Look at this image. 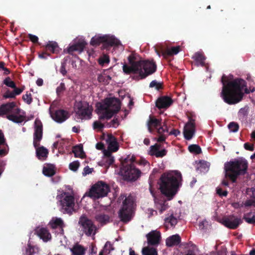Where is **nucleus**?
<instances>
[{
	"mask_svg": "<svg viewBox=\"0 0 255 255\" xmlns=\"http://www.w3.org/2000/svg\"><path fill=\"white\" fill-rule=\"evenodd\" d=\"M156 129L159 135L168 132L167 127L164 124L163 126L161 124V126H159Z\"/></svg>",
	"mask_w": 255,
	"mask_h": 255,
	"instance_id": "47",
	"label": "nucleus"
},
{
	"mask_svg": "<svg viewBox=\"0 0 255 255\" xmlns=\"http://www.w3.org/2000/svg\"><path fill=\"white\" fill-rule=\"evenodd\" d=\"M161 120L155 118L154 116L150 115L147 122V127L149 132H153V128L156 129L159 126H161Z\"/></svg>",
	"mask_w": 255,
	"mask_h": 255,
	"instance_id": "23",
	"label": "nucleus"
},
{
	"mask_svg": "<svg viewBox=\"0 0 255 255\" xmlns=\"http://www.w3.org/2000/svg\"><path fill=\"white\" fill-rule=\"evenodd\" d=\"M167 136L164 134H161L159 135V137L157 139V141L159 142H164L165 141Z\"/></svg>",
	"mask_w": 255,
	"mask_h": 255,
	"instance_id": "62",
	"label": "nucleus"
},
{
	"mask_svg": "<svg viewBox=\"0 0 255 255\" xmlns=\"http://www.w3.org/2000/svg\"><path fill=\"white\" fill-rule=\"evenodd\" d=\"M96 220L102 224H106L109 222L110 217L108 215L100 213L95 216Z\"/></svg>",
	"mask_w": 255,
	"mask_h": 255,
	"instance_id": "32",
	"label": "nucleus"
},
{
	"mask_svg": "<svg viewBox=\"0 0 255 255\" xmlns=\"http://www.w3.org/2000/svg\"><path fill=\"white\" fill-rule=\"evenodd\" d=\"M71 251L74 255H84L85 254V249L79 245L74 246Z\"/></svg>",
	"mask_w": 255,
	"mask_h": 255,
	"instance_id": "33",
	"label": "nucleus"
},
{
	"mask_svg": "<svg viewBox=\"0 0 255 255\" xmlns=\"http://www.w3.org/2000/svg\"><path fill=\"white\" fill-rule=\"evenodd\" d=\"M180 50V47L179 46L176 47H172L170 49L167 48L162 51V55L171 56L173 55L177 54Z\"/></svg>",
	"mask_w": 255,
	"mask_h": 255,
	"instance_id": "30",
	"label": "nucleus"
},
{
	"mask_svg": "<svg viewBox=\"0 0 255 255\" xmlns=\"http://www.w3.org/2000/svg\"><path fill=\"white\" fill-rule=\"evenodd\" d=\"M96 107L99 119L101 121L109 120L120 110L121 102L116 98H107L103 103H97Z\"/></svg>",
	"mask_w": 255,
	"mask_h": 255,
	"instance_id": "5",
	"label": "nucleus"
},
{
	"mask_svg": "<svg viewBox=\"0 0 255 255\" xmlns=\"http://www.w3.org/2000/svg\"><path fill=\"white\" fill-rule=\"evenodd\" d=\"M6 116V118L15 123H21L25 119V113L16 108L14 102L7 103L0 106V116Z\"/></svg>",
	"mask_w": 255,
	"mask_h": 255,
	"instance_id": "7",
	"label": "nucleus"
},
{
	"mask_svg": "<svg viewBox=\"0 0 255 255\" xmlns=\"http://www.w3.org/2000/svg\"><path fill=\"white\" fill-rule=\"evenodd\" d=\"M43 136V126L40 120L36 119L34 122V132L33 144L36 149V154L40 160H45L47 157L48 150L43 146H39Z\"/></svg>",
	"mask_w": 255,
	"mask_h": 255,
	"instance_id": "8",
	"label": "nucleus"
},
{
	"mask_svg": "<svg viewBox=\"0 0 255 255\" xmlns=\"http://www.w3.org/2000/svg\"><path fill=\"white\" fill-rule=\"evenodd\" d=\"M177 223V220L175 217H174L173 215L170 216L169 217L166 218L165 219V224L166 227H168L169 224L170 225L171 227L175 226Z\"/></svg>",
	"mask_w": 255,
	"mask_h": 255,
	"instance_id": "37",
	"label": "nucleus"
},
{
	"mask_svg": "<svg viewBox=\"0 0 255 255\" xmlns=\"http://www.w3.org/2000/svg\"><path fill=\"white\" fill-rule=\"evenodd\" d=\"M182 175L178 171L163 173L160 176L159 189L161 192L167 197H172L181 185Z\"/></svg>",
	"mask_w": 255,
	"mask_h": 255,
	"instance_id": "3",
	"label": "nucleus"
},
{
	"mask_svg": "<svg viewBox=\"0 0 255 255\" xmlns=\"http://www.w3.org/2000/svg\"><path fill=\"white\" fill-rule=\"evenodd\" d=\"M133 201L131 197L125 198L118 213L121 221L127 223L131 220L133 214Z\"/></svg>",
	"mask_w": 255,
	"mask_h": 255,
	"instance_id": "10",
	"label": "nucleus"
},
{
	"mask_svg": "<svg viewBox=\"0 0 255 255\" xmlns=\"http://www.w3.org/2000/svg\"><path fill=\"white\" fill-rule=\"evenodd\" d=\"M180 131L177 129H172L169 132L170 135H174L175 136L179 135Z\"/></svg>",
	"mask_w": 255,
	"mask_h": 255,
	"instance_id": "63",
	"label": "nucleus"
},
{
	"mask_svg": "<svg viewBox=\"0 0 255 255\" xmlns=\"http://www.w3.org/2000/svg\"><path fill=\"white\" fill-rule=\"evenodd\" d=\"M87 43L85 41H78L75 43H74L67 48V52L69 54L73 55L74 52H78V53H81Z\"/></svg>",
	"mask_w": 255,
	"mask_h": 255,
	"instance_id": "20",
	"label": "nucleus"
},
{
	"mask_svg": "<svg viewBox=\"0 0 255 255\" xmlns=\"http://www.w3.org/2000/svg\"><path fill=\"white\" fill-rule=\"evenodd\" d=\"M128 60L129 65H124L123 69L127 74H138L133 76V79L139 80L144 79L156 70V65L153 61L137 60L136 56L133 54H131L128 57Z\"/></svg>",
	"mask_w": 255,
	"mask_h": 255,
	"instance_id": "2",
	"label": "nucleus"
},
{
	"mask_svg": "<svg viewBox=\"0 0 255 255\" xmlns=\"http://www.w3.org/2000/svg\"><path fill=\"white\" fill-rule=\"evenodd\" d=\"M104 128V125L98 121H95L93 123V128L94 129H102Z\"/></svg>",
	"mask_w": 255,
	"mask_h": 255,
	"instance_id": "53",
	"label": "nucleus"
},
{
	"mask_svg": "<svg viewBox=\"0 0 255 255\" xmlns=\"http://www.w3.org/2000/svg\"><path fill=\"white\" fill-rule=\"evenodd\" d=\"M142 255H158L157 250L153 248L144 247L142 250Z\"/></svg>",
	"mask_w": 255,
	"mask_h": 255,
	"instance_id": "35",
	"label": "nucleus"
},
{
	"mask_svg": "<svg viewBox=\"0 0 255 255\" xmlns=\"http://www.w3.org/2000/svg\"><path fill=\"white\" fill-rule=\"evenodd\" d=\"M42 172L45 176L51 177L55 174L56 171L54 166L48 165L47 166L43 167Z\"/></svg>",
	"mask_w": 255,
	"mask_h": 255,
	"instance_id": "29",
	"label": "nucleus"
},
{
	"mask_svg": "<svg viewBox=\"0 0 255 255\" xmlns=\"http://www.w3.org/2000/svg\"><path fill=\"white\" fill-rule=\"evenodd\" d=\"M109 127H117L119 126V121L117 118L114 119L110 123L108 124Z\"/></svg>",
	"mask_w": 255,
	"mask_h": 255,
	"instance_id": "57",
	"label": "nucleus"
},
{
	"mask_svg": "<svg viewBox=\"0 0 255 255\" xmlns=\"http://www.w3.org/2000/svg\"><path fill=\"white\" fill-rule=\"evenodd\" d=\"M217 193L221 197H226L228 195V191L225 190L223 191L220 188H217L216 189Z\"/></svg>",
	"mask_w": 255,
	"mask_h": 255,
	"instance_id": "56",
	"label": "nucleus"
},
{
	"mask_svg": "<svg viewBox=\"0 0 255 255\" xmlns=\"http://www.w3.org/2000/svg\"><path fill=\"white\" fill-rule=\"evenodd\" d=\"M76 107V113L82 119H89L92 115V110L90 109L89 104L86 102H79Z\"/></svg>",
	"mask_w": 255,
	"mask_h": 255,
	"instance_id": "14",
	"label": "nucleus"
},
{
	"mask_svg": "<svg viewBox=\"0 0 255 255\" xmlns=\"http://www.w3.org/2000/svg\"><path fill=\"white\" fill-rule=\"evenodd\" d=\"M106 141L108 144V148L109 150L113 152H116L119 148V144L116 138L112 134H109L107 136Z\"/></svg>",
	"mask_w": 255,
	"mask_h": 255,
	"instance_id": "22",
	"label": "nucleus"
},
{
	"mask_svg": "<svg viewBox=\"0 0 255 255\" xmlns=\"http://www.w3.org/2000/svg\"><path fill=\"white\" fill-rule=\"evenodd\" d=\"M56 199L59 210L63 214L71 215L74 211L75 198L68 192H62L58 194Z\"/></svg>",
	"mask_w": 255,
	"mask_h": 255,
	"instance_id": "9",
	"label": "nucleus"
},
{
	"mask_svg": "<svg viewBox=\"0 0 255 255\" xmlns=\"http://www.w3.org/2000/svg\"><path fill=\"white\" fill-rule=\"evenodd\" d=\"M103 249L107 251V253H110L111 250H112V245L110 242H107Z\"/></svg>",
	"mask_w": 255,
	"mask_h": 255,
	"instance_id": "61",
	"label": "nucleus"
},
{
	"mask_svg": "<svg viewBox=\"0 0 255 255\" xmlns=\"http://www.w3.org/2000/svg\"><path fill=\"white\" fill-rule=\"evenodd\" d=\"M51 116L55 121L59 123H63L69 117V113L64 110H56L54 113H51Z\"/></svg>",
	"mask_w": 255,
	"mask_h": 255,
	"instance_id": "18",
	"label": "nucleus"
},
{
	"mask_svg": "<svg viewBox=\"0 0 255 255\" xmlns=\"http://www.w3.org/2000/svg\"><path fill=\"white\" fill-rule=\"evenodd\" d=\"M79 224L82 227V231L86 236L90 237L96 234V226L94 224L92 221L88 219L86 217H81Z\"/></svg>",
	"mask_w": 255,
	"mask_h": 255,
	"instance_id": "13",
	"label": "nucleus"
},
{
	"mask_svg": "<svg viewBox=\"0 0 255 255\" xmlns=\"http://www.w3.org/2000/svg\"><path fill=\"white\" fill-rule=\"evenodd\" d=\"M3 84L5 85L6 86L10 87L11 88H15L16 86L15 83L13 81H11L9 77H6L3 80Z\"/></svg>",
	"mask_w": 255,
	"mask_h": 255,
	"instance_id": "46",
	"label": "nucleus"
},
{
	"mask_svg": "<svg viewBox=\"0 0 255 255\" xmlns=\"http://www.w3.org/2000/svg\"><path fill=\"white\" fill-rule=\"evenodd\" d=\"M115 159L114 157H104L102 160L104 165L107 167H109L110 165H112Z\"/></svg>",
	"mask_w": 255,
	"mask_h": 255,
	"instance_id": "41",
	"label": "nucleus"
},
{
	"mask_svg": "<svg viewBox=\"0 0 255 255\" xmlns=\"http://www.w3.org/2000/svg\"><path fill=\"white\" fill-rule=\"evenodd\" d=\"M66 87L64 83H61L59 86L56 88V94L58 97H60L63 94V92L65 91Z\"/></svg>",
	"mask_w": 255,
	"mask_h": 255,
	"instance_id": "42",
	"label": "nucleus"
},
{
	"mask_svg": "<svg viewBox=\"0 0 255 255\" xmlns=\"http://www.w3.org/2000/svg\"><path fill=\"white\" fill-rule=\"evenodd\" d=\"M246 194L252 199H255V188H247L246 191Z\"/></svg>",
	"mask_w": 255,
	"mask_h": 255,
	"instance_id": "49",
	"label": "nucleus"
},
{
	"mask_svg": "<svg viewBox=\"0 0 255 255\" xmlns=\"http://www.w3.org/2000/svg\"><path fill=\"white\" fill-rule=\"evenodd\" d=\"M36 234L44 242H47L51 238V236L49 231L46 228H38L35 230Z\"/></svg>",
	"mask_w": 255,
	"mask_h": 255,
	"instance_id": "24",
	"label": "nucleus"
},
{
	"mask_svg": "<svg viewBox=\"0 0 255 255\" xmlns=\"http://www.w3.org/2000/svg\"><path fill=\"white\" fill-rule=\"evenodd\" d=\"M160 147L161 145L157 143H156L153 145H151L150 147L149 154L152 156L154 155L156 157H162L166 155L167 150L165 149L159 150Z\"/></svg>",
	"mask_w": 255,
	"mask_h": 255,
	"instance_id": "21",
	"label": "nucleus"
},
{
	"mask_svg": "<svg viewBox=\"0 0 255 255\" xmlns=\"http://www.w3.org/2000/svg\"><path fill=\"white\" fill-rule=\"evenodd\" d=\"M173 103V101L171 98L167 96H163L157 99L155 105L156 107L158 109H167L169 108Z\"/></svg>",
	"mask_w": 255,
	"mask_h": 255,
	"instance_id": "17",
	"label": "nucleus"
},
{
	"mask_svg": "<svg viewBox=\"0 0 255 255\" xmlns=\"http://www.w3.org/2000/svg\"><path fill=\"white\" fill-rule=\"evenodd\" d=\"M93 168H90L88 166L84 168L83 174L87 175L92 173Z\"/></svg>",
	"mask_w": 255,
	"mask_h": 255,
	"instance_id": "64",
	"label": "nucleus"
},
{
	"mask_svg": "<svg viewBox=\"0 0 255 255\" xmlns=\"http://www.w3.org/2000/svg\"><path fill=\"white\" fill-rule=\"evenodd\" d=\"M34 253V249L33 247L30 244L27 245V247L26 248L25 255H33Z\"/></svg>",
	"mask_w": 255,
	"mask_h": 255,
	"instance_id": "51",
	"label": "nucleus"
},
{
	"mask_svg": "<svg viewBox=\"0 0 255 255\" xmlns=\"http://www.w3.org/2000/svg\"><path fill=\"white\" fill-rule=\"evenodd\" d=\"M147 243L149 245L154 246L159 244L161 235L159 231H152L146 235Z\"/></svg>",
	"mask_w": 255,
	"mask_h": 255,
	"instance_id": "19",
	"label": "nucleus"
},
{
	"mask_svg": "<svg viewBox=\"0 0 255 255\" xmlns=\"http://www.w3.org/2000/svg\"><path fill=\"white\" fill-rule=\"evenodd\" d=\"M229 129L231 131L236 132L238 131L239 129V125L235 122H231L228 126Z\"/></svg>",
	"mask_w": 255,
	"mask_h": 255,
	"instance_id": "43",
	"label": "nucleus"
},
{
	"mask_svg": "<svg viewBox=\"0 0 255 255\" xmlns=\"http://www.w3.org/2000/svg\"><path fill=\"white\" fill-rule=\"evenodd\" d=\"M43 46L45 47L46 51H49L52 53H57L59 52V46L55 41H48L45 46Z\"/></svg>",
	"mask_w": 255,
	"mask_h": 255,
	"instance_id": "26",
	"label": "nucleus"
},
{
	"mask_svg": "<svg viewBox=\"0 0 255 255\" xmlns=\"http://www.w3.org/2000/svg\"><path fill=\"white\" fill-rule=\"evenodd\" d=\"M244 205L246 207H250L253 206L255 207V199H252L247 200L244 203Z\"/></svg>",
	"mask_w": 255,
	"mask_h": 255,
	"instance_id": "54",
	"label": "nucleus"
},
{
	"mask_svg": "<svg viewBox=\"0 0 255 255\" xmlns=\"http://www.w3.org/2000/svg\"><path fill=\"white\" fill-rule=\"evenodd\" d=\"M188 150L191 153H194L196 154H200L201 153V148L197 144H191L188 146Z\"/></svg>",
	"mask_w": 255,
	"mask_h": 255,
	"instance_id": "38",
	"label": "nucleus"
},
{
	"mask_svg": "<svg viewBox=\"0 0 255 255\" xmlns=\"http://www.w3.org/2000/svg\"><path fill=\"white\" fill-rule=\"evenodd\" d=\"M223 84L221 93L224 101L229 105H234L243 99V90L246 87V81L240 78L233 79V75L229 76L224 74L221 78Z\"/></svg>",
	"mask_w": 255,
	"mask_h": 255,
	"instance_id": "1",
	"label": "nucleus"
},
{
	"mask_svg": "<svg viewBox=\"0 0 255 255\" xmlns=\"http://www.w3.org/2000/svg\"><path fill=\"white\" fill-rule=\"evenodd\" d=\"M248 165V161L244 158L227 162L224 164L225 177L232 183H236L239 176L245 175L247 173Z\"/></svg>",
	"mask_w": 255,
	"mask_h": 255,
	"instance_id": "4",
	"label": "nucleus"
},
{
	"mask_svg": "<svg viewBox=\"0 0 255 255\" xmlns=\"http://www.w3.org/2000/svg\"><path fill=\"white\" fill-rule=\"evenodd\" d=\"M120 43V42L114 36L107 35L95 36L91 38L90 41V44L92 46H98L101 43H104L106 46H118Z\"/></svg>",
	"mask_w": 255,
	"mask_h": 255,
	"instance_id": "12",
	"label": "nucleus"
},
{
	"mask_svg": "<svg viewBox=\"0 0 255 255\" xmlns=\"http://www.w3.org/2000/svg\"><path fill=\"white\" fill-rule=\"evenodd\" d=\"M149 87L150 88L155 87L157 90H159L163 88L162 84L158 82L156 80L152 81L149 84Z\"/></svg>",
	"mask_w": 255,
	"mask_h": 255,
	"instance_id": "44",
	"label": "nucleus"
},
{
	"mask_svg": "<svg viewBox=\"0 0 255 255\" xmlns=\"http://www.w3.org/2000/svg\"><path fill=\"white\" fill-rule=\"evenodd\" d=\"M22 99L27 104H30L32 102L31 93L26 92V94L23 95Z\"/></svg>",
	"mask_w": 255,
	"mask_h": 255,
	"instance_id": "45",
	"label": "nucleus"
},
{
	"mask_svg": "<svg viewBox=\"0 0 255 255\" xmlns=\"http://www.w3.org/2000/svg\"><path fill=\"white\" fill-rule=\"evenodd\" d=\"M6 144V141L4 138V135L2 131L0 129V148L1 146ZM7 153L5 148H0V156L2 157L5 155Z\"/></svg>",
	"mask_w": 255,
	"mask_h": 255,
	"instance_id": "31",
	"label": "nucleus"
},
{
	"mask_svg": "<svg viewBox=\"0 0 255 255\" xmlns=\"http://www.w3.org/2000/svg\"><path fill=\"white\" fill-rule=\"evenodd\" d=\"M110 62L109 56L107 54H103L98 59L99 64L103 66L106 64H109Z\"/></svg>",
	"mask_w": 255,
	"mask_h": 255,
	"instance_id": "39",
	"label": "nucleus"
},
{
	"mask_svg": "<svg viewBox=\"0 0 255 255\" xmlns=\"http://www.w3.org/2000/svg\"><path fill=\"white\" fill-rule=\"evenodd\" d=\"M252 214L251 212L245 214L243 217V219L248 224H255V214L253 216L252 218L249 217Z\"/></svg>",
	"mask_w": 255,
	"mask_h": 255,
	"instance_id": "40",
	"label": "nucleus"
},
{
	"mask_svg": "<svg viewBox=\"0 0 255 255\" xmlns=\"http://www.w3.org/2000/svg\"><path fill=\"white\" fill-rule=\"evenodd\" d=\"M14 90L13 91V93L14 94V96L16 95H20L23 91L24 90V87H23L21 88H18L15 86V88H13Z\"/></svg>",
	"mask_w": 255,
	"mask_h": 255,
	"instance_id": "58",
	"label": "nucleus"
},
{
	"mask_svg": "<svg viewBox=\"0 0 255 255\" xmlns=\"http://www.w3.org/2000/svg\"><path fill=\"white\" fill-rule=\"evenodd\" d=\"M80 166V163L78 161H73L69 164V168L70 170L76 171Z\"/></svg>",
	"mask_w": 255,
	"mask_h": 255,
	"instance_id": "50",
	"label": "nucleus"
},
{
	"mask_svg": "<svg viewBox=\"0 0 255 255\" xmlns=\"http://www.w3.org/2000/svg\"><path fill=\"white\" fill-rule=\"evenodd\" d=\"M244 148L248 150L253 151L254 150V145L253 144H250L249 142H246L244 144Z\"/></svg>",
	"mask_w": 255,
	"mask_h": 255,
	"instance_id": "60",
	"label": "nucleus"
},
{
	"mask_svg": "<svg viewBox=\"0 0 255 255\" xmlns=\"http://www.w3.org/2000/svg\"><path fill=\"white\" fill-rule=\"evenodd\" d=\"M195 133V120L190 118L184 127L183 134L187 140H190Z\"/></svg>",
	"mask_w": 255,
	"mask_h": 255,
	"instance_id": "16",
	"label": "nucleus"
},
{
	"mask_svg": "<svg viewBox=\"0 0 255 255\" xmlns=\"http://www.w3.org/2000/svg\"><path fill=\"white\" fill-rule=\"evenodd\" d=\"M28 38L29 40L33 43H37L38 42V37L32 34H28L27 35Z\"/></svg>",
	"mask_w": 255,
	"mask_h": 255,
	"instance_id": "55",
	"label": "nucleus"
},
{
	"mask_svg": "<svg viewBox=\"0 0 255 255\" xmlns=\"http://www.w3.org/2000/svg\"><path fill=\"white\" fill-rule=\"evenodd\" d=\"M134 155H128L122 162L120 174L125 181L134 182L141 176V172L135 166Z\"/></svg>",
	"mask_w": 255,
	"mask_h": 255,
	"instance_id": "6",
	"label": "nucleus"
},
{
	"mask_svg": "<svg viewBox=\"0 0 255 255\" xmlns=\"http://www.w3.org/2000/svg\"><path fill=\"white\" fill-rule=\"evenodd\" d=\"M68 60V57H65L64 59L63 62L61 63V66L60 69V73L63 76H65L67 74V71L66 70V62Z\"/></svg>",
	"mask_w": 255,
	"mask_h": 255,
	"instance_id": "48",
	"label": "nucleus"
},
{
	"mask_svg": "<svg viewBox=\"0 0 255 255\" xmlns=\"http://www.w3.org/2000/svg\"><path fill=\"white\" fill-rule=\"evenodd\" d=\"M111 80V77L105 73L101 74L98 76V81L104 85H108Z\"/></svg>",
	"mask_w": 255,
	"mask_h": 255,
	"instance_id": "34",
	"label": "nucleus"
},
{
	"mask_svg": "<svg viewBox=\"0 0 255 255\" xmlns=\"http://www.w3.org/2000/svg\"><path fill=\"white\" fill-rule=\"evenodd\" d=\"M3 97L4 99H7V98H14L15 97L14 95L13 91H10L9 90H7L3 94Z\"/></svg>",
	"mask_w": 255,
	"mask_h": 255,
	"instance_id": "52",
	"label": "nucleus"
},
{
	"mask_svg": "<svg viewBox=\"0 0 255 255\" xmlns=\"http://www.w3.org/2000/svg\"><path fill=\"white\" fill-rule=\"evenodd\" d=\"M50 54L48 53L46 50L42 52L41 53H39L38 57L41 59H46L48 56H50Z\"/></svg>",
	"mask_w": 255,
	"mask_h": 255,
	"instance_id": "59",
	"label": "nucleus"
},
{
	"mask_svg": "<svg viewBox=\"0 0 255 255\" xmlns=\"http://www.w3.org/2000/svg\"><path fill=\"white\" fill-rule=\"evenodd\" d=\"M242 222V220L241 218H238L234 215L225 216L221 220V223L223 225L226 227L232 230L237 229Z\"/></svg>",
	"mask_w": 255,
	"mask_h": 255,
	"instance_id": "15",
	"label": "nucleus"
},
{
	"mask_svg": "<svg viewBox=\"0 0 255 255\" xmlns=\"http://www.w3.org/2000/svg\"><path fill=\"white\" fill-rule=\"evenodd\" d=\"M181 242V238L179 235L176 234L170 236L166 240V245L168 247L177 246Z\"/></svg>",
	"mask_w": 255,
	"mask_h": 255,
	"instance_id": "25",
	"label": "nucleus"
},
{
	"mask_svg": "<svg viewBox=\"0 0 255 255\" xmlns=\"http://www.w3.org/2000/svg\"><path fill=\"white\" fill-rule=\"evenodd\" d=\"M110 190L109 186L105 182L98 181L91 187L88 196L94 200H97L107 196Z\"/></svg>",
	"mask_w": 255,
	"mask_h": 255,
	"instance_id": "11",
	"label": "nucleus"
},
{
	"mask_svg": "<svg viewBox=\"0 0 255 255\" xmlns=\"http://www.w3.org/2000/svg\"><path fill=\"white\" fill-rule=\"evenodd\" d=\"M51 226L53 229H56L58 227L62 229L64 226L63 221L61 218H56L51 223Z\"/></svg>",
	"mask_w": 255,
	"mask_h": 255,
	"instance_id": "36",
	"label": "nucleus"
},
{
	"mask_svg": "<svg viewBox=\"0 0 255 255\" xmlns=\"http://www.w3.org/2000/svg\"><path fill=\"white\" fill-rule=\"evenodd\" d=\"M192 59H194L201 66L203 67L205 65V60L206 57L202 53L199 52H196L193 56Z\"/></svg>",
	"mask_w": 255,
	"mask_h": 255,
	"instance_id": "27",
	"label": "nucleus"
},
{
	"mask_svg": "<svg viewBox=\"0 0 255 255\" xmlns=\"http://www.w3.org/2000/svg\"><path fill=\"white\" fill-rule=\"evenodd\" d=\"M72 152L74 154L75 157L84 158L85 157V154L83 151V146L81 145L74 146L72 149Z\"/></svg>",
	"mask_w": 255,
	"mask_h": 255,
	"instance_id": "28",
	"label": "nucleus"
}]
</instances>
